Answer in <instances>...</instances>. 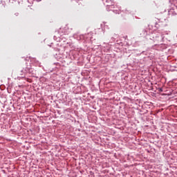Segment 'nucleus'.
I'll return each instance as SVG.
<instances>
[{
	"label": "nucleus",
	"mask_w": 177,
	"mask_h": 177,
	"mask_svg": "<svg viewBox=\"0 0 177 177\" xmlns=\"http://www.w3.org/2000/svg\"><path fill=\"white\" fill-rule=\"evenodd\" d=\"M64 34H67V32L64 31Z\"/></svg>",
	"instance_id": "1"
},
{
	"label": "nucleus",
	"mask_w": 177,
	"mask_h": 177,
	"mask_svg": "<svg viewBox=\"0 0 177 177\" xmlns=\"http://www.w3.org/2000/svg\"><path fill=\"white\" fill-rule=\"evenodd\" d=\"M66 28V30H68V28Z\"/></svg>",
	"instance_id": "2"
}]
</instances>
